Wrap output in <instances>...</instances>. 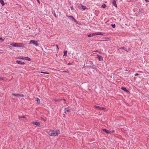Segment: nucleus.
I'll use <instances>...</instances> for the list:
<instances>
[{
	"label": "nucleus",
	"mask_w": 149,
	"mask_h": 149,
	"mask_svg": "<svg viewBox=\"0 0 149 149\" xmlns=\"http://www.w3.org/2000/svg\"><path fill=\"white\" fill-rule=\"evenodd\" d=\"M41 119L43 120L44 121H46V119H44L42 117L41 118Z\"/></svg>",
	"instance_id": "32"
},
{
	"label": "nucleus",
	"mask_w": 149,
	"mask_h": 149,
	"mask_svg": "<svg viewBox=\"0 0 149 149\" xmlns=\"http://www.w3.org/2000/svg\"><path fill=\"white\" fill-rule=\"evenodd\" d=\"M91 64H92H92H93V63L92 62V61H91Z\"/></svg>",
	"instance_id": "40"
},
{
	"label": "nucleus",
	"mask_w": 149,
	"mask_h": 149,
	"mask_svg": "<svg viewBox=\"0 0 149 149\" xmlns=\"http://www.w3.org/2000/svg\"><path fill=\"white\" fill-rule=\"evenodd\" d=\"M60 133V131L59 130H51L49 132L48 134L50 136H55L57 135Z\"/></svg>",
	"instance_id": "1"
},
{
	"label": "nucleus",
	"mask_w": 149,
	"mask_h": 149,
	"mask_svg": "<svg viewBox=\"0 0 149 149\" xmlns=\"http://www.w3.org/2000/svg\"><path fill=\"white\" fill-rule=\"evenodd\" d=\"M114 132V131H112L113 132Z\"/></svg>",
	"instance_id": "46"
},
{
	"label": "nucleus",
	"mask_w": 149,
	"mask_h": 149,
	"mask_svg": "<svg viewBox=\"0 0 149 149\" xmlns=\"http://www.w3.org/2000/svg\"><path fill=\"white\" fill-rule=\"evenodd\" d=\"M121 89L123 91L127 92H128V91L127 90L125 87H122L121 88Z\"/></svg>",
	"instance_id": "11"
},
{
	"label": "nucleus",
	"mask_w": 149,
	"mask_h": 149,
	"mask_svg": "<svg viewBox=\"0 0 149 149\" xmlns=\"http://www.w3.org/2000/svg\"><path fill=\"white\" fill-rule=\"evenodd\" d=\"M101 7L103 8H104L106 7V5L105 4H104L102 5Z\"/></svg>",
	"instance_id": "21"
},
{
	"label": "nucleus",
	"mask_w": 149,
	"mask_h": 149,
	"mask_svg": "<svg viewBox=\"0 0 149 149\" xmlns=\"http://www.w3.org/2000/svg\"><path fill=\"white\" fill-rule=\"evenodd\" d=\"M64 113H67V112H69L70 111V109L69 107L65 108L64 109Z\"/></svg>",
	"instance_id": "8"
},
{
	"label": "nucleus",
	"mask_w": 149,
	"mask_h": 149,
	"mask_svg": "<svg viewBox=\"0 0 149 149\" xmlns=\"http://www.w3.org/2000/svg\"><path fill=\"white\" fill-rule=\"evenodd\" d=\"M130 51L131 50L129 48L128 49H127V51H126V52H128L129 51Z\"/></svg>",
	"instance_id": "29"
},
{
	"label": "nucleus",
	"mask_w": 149,
	"mask_h": 149,
	"mask_svg": "<svg viewBox=\"0 0 149 149\" xmlns=\"http://www.w3.org/2000/svg\"><path fill=\"white\" fill-rule=\"evenodd\" d=\"M95 107L97 109L99 110H100V107L97 106H95Z\"/></svg>",
	"instance_id": "16"
},
{
	"label": "nucleus",
	"mask_w": 149,
	"mask_h": 149,
	"mask_svg": "<svg viewBox=\"0 0 149 149\" xmlns=\"http://www.w3.org/2000/svg\"><path fill=\"white\" fill-rule=\"evenodd\" d=\"M56 48H57V49H58V50H59V48H58V45H56Z\"/></svg>",
	"instance_id": "36"
},
{
	"label": "nucleus",
	"mask_w": 149,
	"mask_h": 149,
	"mask_svg": "<svg viewBox=\"0 0 149 149\" xmlns=\"http://www.w3.org/2000/svg\"><path fill=\"white\" fill-rule=\"evenodd\" d=\"M10 45L12 46H13V44H10Z\"/></svg>",
	"instance_id": "43"
},
{
	"label": "nucleus",
	"mask_w": 149,
	"mask_h": 149,
	"mask_svg": "<svg viewBox=\"0 0 149 149\" xmlns=\"http://www.w3.org/2000/svg\"><path fill=\"white\" fill-rule=\"evenodd\" d=\"M63 72H67V73H68L69 72V71L68 70H66V71H64Z\"/></svg>",
	"instance_id": "31"
},
{
	"label": "nucleus",
	"mask_w": 149,
	"mask_h": 149,
	"mask_svg": "<svg viewBox=\"0 0 149 149\" xmlns=\"http://www.w3.org/2000/svg\"><path fill=\"white\" fill-rule=\"evenodd\" d=\"M40 73H43V74H49V73L48 72H41Z\"/></svg>",
	"instance_id": "24"
},
{
	"label": "nucleus",
	"mask_w": 149,
	"mask_h": 149,
	"mask_svg": "<svg viewBox=\"0 0 149 149\" xmlns=\"http://www.w3.org/2000/svg\"><path fill=\"white\" fill-rule=\"evenodd\" d=\"M80 5H81V8L83 9V10H85L87 8L85 6H83L82 4H80Z\"/></svg>",
	"instance_id": "13"
},
{
	"label": "nucleus",
	"mask_w": 149,
	"mask_h": 149,
	"mask_svg": "<svg viewBox=\"0 0 149 149\" xmlns=\"http://www.w3.org/2000/svg\"><path fill=\"white\" fill-rule=\"evenodd\" d=\"M4 40V39H3L1 37L0 38V41L1 42H3Z\"/></svg>",
	"instance_id": "25"
},
{
	"label": "nucleus",
	"mask_w": 149,
	"mask_h": 149,
	"mask_svg": "<svg viewBox=\"0 0 149 149\" xmlns=\"http://www.w3.org/2000/svg\"><path fill=\"white\" fill-rule=\"evenodd\" d=\"M104 35V33L101 32H97L95 33H93L89 34L88 36V37H93L94 36H95L97 35Z\"/></svg>",
	"instance_id": "2"
},
{
	"label": "nucleus",
	"mask_w": 149,
	"mask_h": 149,
	"mask_svg": "<svg viewBox=\"0 0 149 149\" xmlns=\"http://www.w3.org/2000/svg\"><path fill=\"white\" fill-rule=\"evenodd\" d=\"M24 60L30 61L31 60V58L28 57H24Z\"/></svg>",
	"instance_id": "17"
},
{
	"label": "nucleus",
	"mask_w": 149,
	"mask_h": 149,
	"mask_svg": "<svg viewBox=\"0 0 149 149\" xmlns=\"http://www.w3.org/2000/svg\"><path fill=\"white\" fill-rule=\"evenodd\" d=\"M139 75V74L138 73H136L134 75L135 76H137Z\"/></svg>",
	"instance_id": "35"
},
{
	"label": "nucleus",
	"mask_w": 149,
	"mask_h": 149,
	"mask_svg": "<svg viewBox=\"0 0 149 149\" xmlns=\"http://www.w3.org/2000/svg\"><path fill=\"white\" fill-rule=\"evenodd\" d=\"M98 52L99 53H100V52H99V51H98Z\"/></svg>",
	"instance_id": "45"
},
{
	"label": "nucleus",
	"mask_w": 149,
	"mask_h": 149,
	"mask_svg": "<svg viewBox=\"0 0 149 149\" xmlns=\"http://www.w3.org/2000/svg\"><path fill=\"white\" fill-rule=\"evenodd\" d=\"M67 51H65L64 52V56H67Z\"/></svg>",
	"instance_id": "20"
},
{
	"label": "nucleus",
	"mask_w": 149,
	"mask_h": 149,
	"mask_svg": "<svg viewBox=\"0 0 149 149\" xmlns=\"http://www.w3.org/2000/svg\"><path fill=\"white\" fill-rule=\"evenodd\" d=\"M24 95L23 94H19V97H24Z\"/></svg>",
	"instance_id": "30"
},
{
	"label": "nucleus",
	"mask_w": 149,
	"mask_h": 149,
	"mask_svg": "<svg viewBox=\"0 0 149 149\" xmlns=\"http://www.w3.org/2000/svg\"><path fill=\"white\" fill-rule=\"evenodd\" d=\"M12 95H13L15 96H19V94H15L14 93H13Z\"/></svg>",
	"instance_id": "19"
},
{
	"label": "nucleus",
	"mask_w": 149,
	"mask_h": 149,
	"mask_svg": "<svg viewBox=\"0 0 149 149\" xmlns=\"http://www.w3.org/2000/svg\"><path fill=\"white\" fill-rule=\"evenodd\" d=\"M96 58H97L100 61H103V58L102 56H100L99 55H97Z\"/></svg>",
	"instance_id": "6"
},
{
	"label": "nucleus",
	"mask_w": 149,
	"mask_h": 149,
	"mask_svg": "<svg viewBox=\"0 0 149 149\" xmlns=\"http://www.w3.org/2000/svg\"><path fill=\"white\" fill-rule=\"evenodd\" d=\"M33 44L35 45L36 46H38V44L37 41H35L34 40H31L29 41V44Z\"/></svg>",
	"instance_id": "4"
},
{
	"label": "nucleus",
	"mask_w": 149,
	"mask_h": 149,
	"mask_svg": "<svg viewBox=\"0 0 149 149\" xmlns=\"http://www.w3.org/2000/svg\"><path fill=\"white\" fill-rule=\"evenodd\" d=\"M111 26L113 28H114L115 27V24H111Z\"/></svg>",
	"instance_id": "26"
},
{
	"label": "nucleus",
	"mask_w": 149,
	"mask_h": 149,
	"mask_svg": "<svg viewBox=\"0 0 149 149\" xmlns=\"http://www.w3.org/2000/svg\"><path fill=\"white\" fill-rule=\"evenodd\" d=\"M68 65H71V63H68Z\"/></svg>",
	"instance_id": "42"
},
{
	"label": "nucleus",
	"mask_w": 149,
	"mask_h": 149,
	"mask_svg": "<svg viewBox=\"0 0 149 149\" xmlns=\"http://www.w3.org/2000/svg\"><path fill=\"white\" fill-rule=\"evenodd\" d=\"M120 49H123L124 50H125V51H126H126H127V48L124 47H122L120 48L119 49H118V50Z\"/></svg>",
	"instance_id": "14"
},
{
	"label": "nucleus",
	"mask_w": 149,
	"mask_h": 149,
	"mask_svg": "<svg viewBox=\"0 0 149 149\" xmlns=\"http://www.w3.org/2000/svg\"><path fill=\"white\" fill-rule=\"evenodd\" d=\"M24 45L23 43H14L13 44V46L14 47H23Z\"/></svg>",
	"instance_id": "3"
},
{
	"label": "nucleus",
	"mask_w": 149,
	"mask_h": 149,
	"mask_svg": "<svg viewBox=\"0 0 149 149\" xmlns=\"http://www.w3.org/2000/svg\"><path fill=\"white\" fill-rule=\"evenodd\" d=\"M91 68L93 69H95V65H94V64H92V65Z\"/></svg>",
	"instance_id": "22"
},
{
	"label": "nucleus",
	"mask_w": 149,
	"mask_h": 149,
	"mask_svg": "<svg viewBox=\"0 0 149 149\" xmlns=\"http://www.w3.org/2000/svg\"><path fill=\"white\" fill-rule=\"evenodd\" d=\"M67 17H69V19L71 20L74 21L75 22H77V21L76 19L73 17L72 16H67Z\"/></svg>",
	"instance_id": "5"
},
{
	"label": "nucleus",
	"mask_w": 149,
	"mask_h": 149,
	"mask_svg": "<svg viewBox=\"0 0 149 149\" xmlns=\"http://www.w3.org/2000/svg\"><path fill=\"white\" fill-rule=\"evenodd\" d=\"M37 1L39 3V4H40V1L39 0H37Z\"/></svg>",
	"instance_id": "37"
},
{
	"label": "nucleus",
	"mask_w": 149,
	"mask_h": 149,
	"mask_svg": "<svg viewBox=\"0 0 149 149\" xmlns=\"http://www.w3.org/2000/svg\"><path fill=\"white\" fill-rule=\"evenodd\" d=\"M32 123L33 124L37 126H39L40 125V123L36 122H33Z\"/></svg>",
	"instance_id": "9"
},
{
	"label": "nucleus",
	"mask_w": 149,
	"mask_h": 149,
	"mask_svg": "<svg viewBox=\"0 0 149 149\" xmlns=\"http://www.w3.org/2000/svg\"><path fill=\"white\" fill-rule=\"evenodd\" d=\"M54 16H55V17H56V15L55 13H54Z\"/></svg>",
	"instance_id": "38"
},
{
	"label": "nucleus",
	"mask_w": 149,
	"mask_h": 149,
	"mask_svg": "<svg viewBox=\"0 0 149 149\" xmlns=\"http://www.w3.org/2000/svg\"><path fill=\"white\" fill-rule=\"evenodd\" d=\"M103 131H104L106 133H109L110 132V131L109 130H107L105 129H102Z\"/></svg>",
	"instance_id": "12"
},
{
	"label": "nucleus",
	"mask_w": 149,
	"mask_h": 149,
	"mask_svg": "<svg viewBox=\"0 0 149 149\" xmlns=\"http://www.w3.org/2000/svg\"><path fill=\"white\" fill-rule=\"evenodd\" d=\"M145 1L146 2L148 1L147 0H145Z\"/></svg>",
	"instance_id": "41"
},
{
	"label": "nucleus",
	"mask_w": 149,
	"mask_h": 149,
	"mask_svg": "<svg viewBox=\"0 0 149 149\" xmlns=\"http://www.w3.org/2000/svg\"><path fill=\"white\" fill-rule=\"evenodd\" d=\"M0 79L2 80H3V81L5 80V79L4 78L2 77H0Z\"/></svg>",
	"instance_id": "27"
},
{
	"label": "nucleus",
	"mask_w": 149,
	"mask_h": 149,
	"mask_svg": "<svg viewBox=\"0 0 149 149\" xmlns=\"http://www.w3.org/2000/svg\"><path fill=\"white\" fill-rule=\"evenodd\" d=\"M94 52H98V51L97 50H96V51H95Z\"/></svg>",
	"instance_id": "39"
},
{
	"label": "nucleus",
	"mask_w": 149,
	"mask_h": 149,
	"mask_svg": "<svg viewBox=\"0 0 149 149\" xmlns=\"http://www.w3.org/2000/svg\"><path fill=\"white\" fill-rule=\"evenodd\" d=\"M0 3L3 6L4 4L3 0H0Z\"/></svg>",
	"instance_id": "18"
},
{
	"label": "nucleus",
	"mask_w": 149,
	"mask_h": 149,
	"mask_svg": "<svg viewBox=\"0 0 149 149\" xmlns=\"http://www.w3.org/2000/svg\"><path fill=\"white\" fill-rule=\"evenodd\" d=\"M112 3L113 6H114L116 7H117V5L116 4V1L115 0H112Z\"/></svg>",
	"instance_id": "10"
},
{
	"label": "nucleus",
	"mask_w": 149,
	"mask_h": 149,
	"mask_svg": "<svg viewBox=\"0 0 149 149\" xmlns=\"http://www.w3.org/2000/svg\"><path fill=\"white\" fill-rule=\"evenodd\" d=\"M36 101L38 104H40V99L38 98H36Z\"/></svg>",
	"instance_id": "15"
},
{
	"label": "nucleus",
	"mask_w": 149,
	"mask_h": 149,
	"mask_svg": "<svg viewBox=\"0 0 149 149\" xmlns=\"http://www.w3.org/2000/svg\"><path fill=\"white\" fill-rule=\"evenodd\" d=\"M16 63L20 65H24L25 64V63L24 62H22L21 61L17 60L16 61Z\"/></svg>",
	"instance_id": "7"
},
{
	"label": "nucleus",
	"mask_w": 149,
	"mask_h": 149,
	"mask_svg": "<svg viewBox=\"0 0 149 149\" xmlns=\"http://www.w3.org/2000/svg\"><path fill=\"white\" fill-rule=\"evenodd\" d=\"M19 118H25V117L24 116H23L22 117H19Z\"/></svg>",
	"instance_id": "33"
},
{
	"label": "nucleus",
	"mask_w": 149,
	"mask_h": 149,
	"mask_svg": "<svg viewBox=\"0 0 149 149\" xmlns=\"http://www.w3.org/2000/svg\"><path fill=\"white\" fill-rule=\"evenodd\" d=\"M55 100L56 101H57V100Z\"/></svg>",
	"instance_id": "44"
},
{
	"label": "nucleus",
	"mask_w": 149,
	"mask_h": 149,
	"mask_svg": "<svg viewBox=\"0 0 149 149\" xmlns=\"http://www.w3.org/2000/svg\"><path fill=\"white\" fill-rule=\"evenodd\" d=\"M105 109V108L104 107H100V110H104Z\"/></svg>",
	"instance_id": "28"
},
{
	"label": "nucleus",
	"mask_w": 149,
	"mask_h": 149,
	"mask_svg": "<svg viewBox=\"0 0 149 149\" xmlns=\"http://www.w3.org/2000/svg\"><path fill=\"white\" fill-rule=\"evenodd\" d=\"M18 58L19 59H24V57H22V56H20V57H19Z\"/></svg>",
	"instance_id": "23"
},
{
	"label": "nucleus",
	"mask_w": 149,
	"mask_h": 149,
	"mask_svg": "<svg viewBox=\"0 0 149 149\" xmlns=\"http://www.w3.org/2000/svg\"><path fill=\"white\" fill-rule=\"evenodd\" d=\"M71 9L72 10H74V8L73 6H72L71 7Z\"/></svg>",
	"instance_id": "34"
}]
</instances>
